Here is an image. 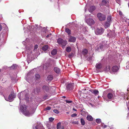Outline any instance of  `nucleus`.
<instances>
[{
    "label": "nucleus",
    "mask_w": 129,
    "mask_h": 129,
    "mask_svg": "<svg viewBox=\"0 0 129 129\" xmlns=\"http://www.w3.org/2000/svg\"><path fill=\"white\" fill-rule=\"evenodd\" d=\"M54 71L57 73H59L60 71V69L56 67H55L54 68Z\"/></svg>",
    "instance_id": "nucleus-24"
},
{
    "label": "nucleus",
    "mask_w": 129,
    "mask_h": 129,
    "mask_svg": "<svg viewBox=\"0 0 129 129\" xmlns=\"http://www.w3.org/2000/svg\"><path fill=\"white\" fill-rule=\"evenodd\" d=\"M95 67L97 69H100L102 67V64L99 63H97L95 66Z\"/></svg>",
    "instance_id": "nucleus-23"
},
{
    "label": "nucleus",
    "mask_w": 129,
    "mask_h": 129,
    "mask_svg": "<svg viewBox=\"0 0 129 129\" xmlns=\"http://www.w3.org/2000/svg\"><path fill=\"white\" fill-rule=\"evenodd\" d=\"M54 118L52 117H50L49 119V121L51 122L52 121L54 120Z\"/></svg>",
    "instance_id": "nucleus-39"
},
{
    "label": "nucleus",
    "mask_w": 129,
    "mask_h": 129,
    "mask_svg": "<svg viewBox=\"0 0 129 129\" xmlns=\"http://www.w3.org/2000/svg\"><path fill=\"white\" fill-rule=\"evenodd\" d=\"M49 37V35H47V36H46V37L47 38H48V37Z\"/></svg>",
    "instance_id": "nucleus-51"
},
{
    "label": "nucleus",
    "mask_w": 129,
    "mask_h": 129,
    "mask_svg": "<svg viewBox=\"0 0 129 129\" xmlns=\"http://www.w3.org/2000/svg\"><path fill=\"white\" fill-rule=\"evenodd\" d=\"M111 23L109 22L106 21L105 22L104 24V26L105 28H107L109 27L110 26Z\"/></svg>",
    "instance_id": "nucleus-18"
},
{
    "label": "nucleus",
    "mask_w": 129,
    "mask_h": 129,
    "mask_svg": "<svg viewBox=\"0 0 129 129\" xmlns=\"http://www.w3.org/2000/svg\"><path fill=\"white\" fill-rule=\"evenodd\" d=\"M57 42L59 44L62 46V48H63L67 44V42L65 40H64L61 38L58 39L57 41Z\"/></svg>",
    "instance_id": "nucleus-2"
},
{
    "label": "nucleus",
    "mask_w": 129,
    "mask_h": 129,
    "mask_svg": "<svg viewBox=\"0 0 129 129\" xmlns=\"http://www.w3.org/2000/svg\"><path fill=\"white\" fill-rule=\"evenodd\" d=\"M99 98V96H98V98Z\"/></svg>",
    "instance_id": "nucleus-61"
},
{
    "label": "nucleus",
    "mask_w": 129,
    "mask_h": 129,
    "mask_svg": "<svg viewBox=\"0 0 129 129\" xmlns=\"http://www.w3.org/2000/svg\"><path fill=\"white\" fill-rule=\"evenodd\" d=\"M65 31L69 34H70L71 33L70 30L68 28H66L65 29Z\"/></svg>",
    "instance_id": "nucleus-36"
},
{
    "label": "nucleus",
    "mask_w": 129,
    "mask_h": 129,
    "mask_svg": "<svg viewBox=\"0 0 129 129\" xmlns=\"http://www.w3.org/2000/svg\"><path fill=\"white\" fill-rule=\"evenodd\" d=\"M110 70V67L109 66H108L105 67L104 69V71L105 72H107L109 71Z\"/></svg>",
    "instance_id": "nucleus-22"
},
{
    "label": "nucleus",
    "mask_w": 129,
    "mask_h": 129,
    "mask_svg": "<svg viewBox=\"0 0 129 129\" xmlns=\"http://www.w3.org/2000/svg\"><path fill=\"white\" fill-rule=\"evenodd\" d=\"M48 48V46L47 45H45L43 46L42 47V49L44 51H46Z\"/></svg>",
    "instance_id": "nucleus-29"
},
{
    "label": "nucleus",
    "mask_w": 129,
    "mask_h": 129,
    "mask_svg": "<svg viewBox=\"0 0 129 129\" xmlns=\"http://www.w3.org/2000/svg\"><path fill=\"white\" fill-rule=\"evenodd\" d=\"M72 123H74L75 124H77V122H76V121H73L72 122Z\"/></svg>",
    "instance_id": "nucleus-46"
},
{
    "label": "nucleus",
    "mask_w": 129,
    "mask_h": 129,
    "mask_svg": "<svg viewBox=\"0 0 129 129\" xmlns=\"http://www.w3.org/2000/svg\"><path fill=\"white\" fill-rule=\"evenodd\" d=\"M48 129H50V128H48Z\"/></svg>",
    "instance_id": "nucleus-64"
},
{
    "label": "nucleus",
    "mask_w": 129,
    "mask_h": 129,
    "mask_svg": "<svg viewBox=\"0 0 129 129\" xmlns=\"http://www.w3.org/2000/svg\"><path fill=\"white\" fill-rule=\"evenodd\" d=\"M16 67V65L15 64H13L10 67V68L11 69H14Z\"/></svg>",
    "instance_id": "nucleus-37"
},
{
    "label": "nucleus",
    "mask_w": 129,
    "mask_h": 129,
    "mask_svg": "<svg viewBox=\"0 0 129 129\" xmlns=\"http://www.w3.org/2000/svg\"><path fill=\"white\" fill-rule=\"evenodd\" d=\"M43 89L47 91L49 89L48 87L46 86H44L43 87Z\"/></svg>",
    "instance_id": "nucleus-34"
},
{
    "label": "nucleus",
    "mask_w": 129,
    "mask_h": 129,
    "mask_svg": "<svg viewBox=\"0 0 129 129\" xmlns=\"http://www.w3.org/2000/svg\"><path fill=\"white\" fill-rule=\"evenodd\" d=\"M118 67L117 66H115L112 67V70L114 72H116L118 71Z\"/></svg>",
    "instance_id": "nucleus-20"
},
{
    "label": "nucleus",
    "mask_w": 129,
    "mask_h": 129,
    "mask_svg": "<svg viewBox=\"0 0 129 129\" xmlns=\"http://www.w3.org/2000/svg\"><path fill=\"white\" fill-rule=\"evenodd\" d=\"M96 121L98 123H100L101 122V120L100 119H97L96 120Z\"/></svg>",
    "instance_id": "nucleus-38"
},
{
    "label": "nucleus",
    "mask_w": 129,
    "mask_h": 129,
    "mask_svg": "<svg viewBox=\"0 0 129 129\" xmlns=\"http://www.w3.org/2000/svg\"><path fill=\"white\" fill-rule=\"evenodd\" d=\"M2 17V15H0V18H1V17Z\"/></svg>",
    "instance_id": "nucleus-56"
},
{
    "label": "nucleus",
    "mask_w": 129,
    "mask_h": 129,
    "mask_svg": "<svg viewBox=\"0 0 129 129\" xmlns=\"http://www.w3.org/2000/svg\"><path fill=\"white\" fill-rule=\"evenodd\" d=\"M116 2L117 3H118L120 1V0H116Z\"/></svg>",
    "instance_id": "nucleus-48"
},
{
    "label": "nucleus",
    "mask_w": 129,
    "mask_h": 129,
    "mask_svg": "<svg viewBox=\"0 0 129 129\" xmlns=\"http://www.w3.org/2000/svg\"><path fill=\"white\" fill-rule=\"evenodd\" d=\"M2 29V27L1 25L0 24V31H1Z\"/></svg>",
    "instance_id": "nucleus-47"
},
{
    "label": "nucleus",
    "mask_w": 129,
    "mask_h": 129,
    "mask_svg": "<svg viewBox=\"0 0 129 129\" xmlns=\"http://www.w3.org/2000/svg\"><path fill=\"white\" fill-rule=\"evenodd\" d=\"M107 126L105 125H104L103 126V127L104 128H106Z\"/></svg>",
    "instance_id": "nucleus-49"
},
{
    "label": "nucleus",
    "mask_w": 129,
    "mask_h": 129,
    "mask_svg": "<svg viewBox=\"0 0 129 129\" xmlns=\"http://www.w3.org/2000/svg\"><path fill=\"white\" fill-rule=\"evenodd\" d=\"M53 112L56 114H58L59 113V111L57 110L56 109L54 110Z\"/></svg>",
    "instance_id": "nucleus-40"
},
{
    "label": "nucleus",
    "mask_w": 129,
    "mask_h": 129,
    "mask_svg": "<svg viewBox=\"0 0 129 129\" xmlns=\"http://www.w3.org/2000/svg\"><path fill=\"white\" fill-rule=\"evenodd\" d=\"M104 29L101 28H97L95 29V33L97 35L102 34L104 32Z\"/></svg>",
    "instance_id": "nucleus-3"
},
{
    "label": "nucleus",
    "mask_w": 129,
    "mask_h": 129,
    "mask_svg": "<svg viewBox=\"0 0 129 129\" xmlns=\"http://www.w3.org/2000/svg\"><path fill=\"white\" fill-rule=\"evenodd\" d=\"M27 91V90H24V91L21 92L18 94V96L20 100V103H21V99L23 95V94H25V92Z\"/></svg>",
    "instance_id": "nucleus-12"
},
{
    "label": "nucleus",
    "mask_w": 129,
    "mask_h": 129,
    "mask_svg": "<svg viewBox=\"0 0 129 129\" xmlns=\"http://www.w3.org/2000/svg\"><path fill=\"white\" fill-rule=\"evenodd\" d=\"M26 106L24 105H21L19 109L20 111L24 115L27 116H30L34 113L35 112L34 110H33L31 112L27 111Z\"/></svg>",
    "instance_id": "nucleus-1"
},
{
    "label": "nucleus",
    "mask_w": 129,
    "mask_h": 129,
    "mask_svg": "<svg viewBox=\"0 0 129 129\" xmlns=\"http://www.w3.org/2000/svg\"><path fill=\"white\" fill-rule=\"evenodd\" d=\"M53 76L51 75H49L47 77V80L48 81H51L53 79Z\"/></svg>",
    "instance_id": "nucleus-28"
},
{
    "label": "nucleus",
    "mask_w": 129,
    "mask_h": 129,
    "mask_svg": "<svg viewBox=\"0 0 129 129\" xmlns=\"http://www.w3.org/2000/svg\"><path fill=\"white\" fill-rule=\"evenodd\" d=\"M97 16L100 21H104L106 19L105 15H104L100 13H99L98 14Z\"/></svg>",
    "instance_id": "nucleus-5"
},
{
    "label": "nucleus",
    "mask_w": 129,
    "mask_h": 129,
    "mask_svg": "<svg viewBox=\"0 0 129 129\" xmlns=\"http://www.w3.org/2000/svg\"><path fill=\"white\" fill-rule=\"evenodd\" d=\"M61 123L59 122L57 124V129H63L64 126H63L61 125Z\"/></svg>",
    "instance_id": "nucleus-15"
},
{
    "label": "nucleus",
    "mask_w": 129,
    "mask_h": 129,
    "mask_svg": "<svg viewBox=\"0 0 129 129\" xmlns=\"http://www.w3.org/2000/svg\"><path fill=\"white\" fill-rule=\"evenodd\" d=\"M107 99H106V100L107 101Z\"/></svg>",
    "instance_id": "nucleus-62"
},
{
    "label": "nucleus",
    "mask_w": 129,
    "mask_h": 129,
    "mask_svg": "<svg viewBox=\"0 0 129 129\" xmlns=\"http://www.w3.org/2000/svg\"><path fill=\"white\" fill-rule=\"evenodd\" d=\"M66 88L68 90H71L73 88V84L71 83L68 84Z\"/></svg>",
    "instance_id": "nucleus-16"
},
{
    "label": "nucleus",
    "mask_w": 129,
    "mask_h": 129,
    "mask_svg": "<svg viewBox=\"0 0 129 129\" xmlns=\"http://www.w3.org/2000/svg\"><path fill=\"white\" fill-rule=\"evenodd\" d=\"M73 110H74V111H76V109L74 108L73 109Z\"/></svg>",
    "instance_id": "nucleus-52"
},
{
    "label": "nucleus",
    "mask_w": 129,
    "mask_h": 129,
    "mask_svg": "<svg viewBox=\"0 0 129 129\" xmlns=\"http://www.w3.org/2000/svg\"><path fill=\"white\" fill-rule=\"evenodd\" d=\"M4 24V25H5V26H6V25L5 24Z\"/></svg>",
    "instance_id": "nucleus-60"
},
{
    "label": "nucleus",
    "mask_w": 129,
    "mask_h": 129,
    "mask_svg": "<svg viewBox=\"0 0 129 129\" xmlns=\"http://www.w3.org/2000/svg\"><path fill=\"white\" fill-rule=\"evenodd\" d=\"M80 121L81 122V124L83 125H84L85 124V122L84 119L83 118H81L80 119Z\"/></svg>",
    "instance_id": "nucleus-31"
},
{
    "label": "nucleus",
    "mask_w": 129,
    "mask_h": 129,
    "mask_svg": "<svg viewBox=\"0 0 129 129\" xmlns=\"http://www.w3.org/2000/svg\"><path fill=\"white\" fill-rule=\"evenodd\" d=\"M87 119L88 121H92L93 120L92 117L90 115H88L87 117Z\"/></svg>",
    "instance_id": "nucleus-25"
},
{
    "label": "nucleus",
    "mask_w": 129,
    "mask_h": 129,
    "mask_svg": "<svg viewBox=\"0 0 129 129\" xmlns=\"http://www.w3.org/2000/svg\"><path fill=\"white\" fill-rule=\"evenodd\" d=\"M33 129H44L43 126L41 123H38L34 125L33 127Z\"/></svg>",
    "instance_id": "nucleus-4"
},
{
    "label": "nucleus",
    "mask_w": 129,
    "mask_h": 129,
    "mask_svg": "<svg viewBox=\"0 0 129 129\" xmlns=\"http://www.w3.org/2000/svg\"><path fill=\"white\" fill-rule=\"evenodd\" d=\"M127 108L129 111V103L128 102L127 103Z\"/></svg>",
    "instance_id": "nucleus-45"
},
{
    "label": "nucleus",
    "mask_w": 129,
    "mask_h": 129,
    "mask_svg": "<svg viewBox=\"0 0 129 129\" xmlns=\"http://www.w3.org/2000/svg\"><path fill=\"white\" fill-rule=\"evenodd\" d=\"M86 22L89 25H91L94 23V21L92 19L89 18L86 20Z\"/></svg>",
    "instance_id": "nucleus-8"
},
{
    "label": "nucleus",
    "mask_w": 129,
    "mask_h": 129,
    "mask_svg": "<svg viewBox=\"0 0 129 129\" xmlns=\"http://www.w3.org/2000/svg\"><path fill=\"white\" fill-rule=\"evenodd\" d=\"M102 5H99L100 6L102 5H104L107 6L108 5L109 0H103L102 1Z\"/></svg>",
    "instance_id": "nucleus-11"
},
{
    "label": "nucleus",
    "mask_w": 129,
    "mask_h": 129,
    "mask_svg": "<svg viewBox=\"0 0 129 129\" xmlns=\"http://www.w3.org/2000/svg\"><path fill=\"white\" fill-rule=\"evenodd\" d=\"M40 89L39 88H36L34 89L32 93V94L34 95L36 94V93H38L40 92Z\"/></svg>",
    "instance_id": "nucleus-21"
},
{
    "label": "nucleus",
    "mask_w": 129,
    "mask_h": 129,
    "mask_svg": "<svg viewBox=\"0 0 129 129\" xmlns=\"http://www.w3.org/2000/svg\"><path fill=\"white\" fill-rule=\"evenodd\" d=\"M108 22H109L111 23V16H108L107 18V21Z\"/></svg>",
    "instance_id": "nucleus-30"
},
{
    "label": "nucleus",
    "mask_w": 129,
    "mask_h": 129,
    "mask_svg": "<svg viewBox=\"0 0 129 129\" xmlns=\"http://www.w3.org/2000/svg\"><path fill=\"white\" fill-rule=\"evenodd\" d=\"M77 114H76V113H74V114H72L71 115V116L72 117H74L76 116H77Z\"/></svg>",
    "instance_id": "nucleus-41"
},
{
    "label": "nucleus",
    "mask_w": 129,
    "mask_h": 129,
    "mask_svg": "<svg viewBox=\"0 0 129 129\" xmlns=\"http://www.w3.org/2000/svg\"><path fill=\"white\" fill-rule=\"evenodd\" d=\"M23 43V44H24L25 45V42H24V41H23L22 42Z\"/></svg>",
    "instance_id": "nucleus-55"
},
{
    "label": "nucleus",
    "mask_w": 129,
    "mask_h": 129,
    "mask_svg": "<svg viewBox=\"0 0 129 129\" xmlns=\"http://www.w3.org/2000/svg\"><path fill=\"white\" fill-rule=\"evenodd\" d=\"M71 50V47L70 46L68 47L66 49V51L68 52H70Z\"/></svg>",
    "instance_id": "nucleus-33"
},
{
    "label": "nucleus",
    "mask_w": 129,
    "mask_h": 129,
    "mask_svg": "<svg viewBox=\"0 0 129 129\" xmlns=\"http://www.w3.org/2000/svg\"><path fill=\"white\" fill-rule=\"evenodd\" d=\"M63 97L64 98H66V97L65 96H63Z\"/></svg>",
    "instance_id": "nucleus-57"
},
{
    "label": "nucleus",
    "mask_w": 129,
    "mask_h": 129,
    "mask_svg": "<svg viewBox=\"0 0 129 129\" xmlns=\"http://www.w3.org/2000/svg\"><path fill=\"white\" fill-rule=\"evenodd\" d=\"M76 40V38L75 37H73L71 36L68 40V42H75Z\"/></svg>",
    "instance_id": "nucleus-13"
},
{
    "label": "nucleus",
    "mask_w": 129,
    "mask_h": 129,
    "mask_svg": "<svg viewBox=\"0 0 129 129\" xmlns=\"http://www.w3.org/2000/svg\"><path fill=\"white\" fill-rule=\"evenodd\" d=\"M30 62H31V61L27 60V62L28 63H29Z\"/></svg>",
    "instance_id": "nucleus-50"
},
{
    "label": "nucleus",
    "mask_w": 129,
    "mask_h": 129,
    "mask_svg": "<svg viewBox=\"0 0 129 129\" xmlns=\"http://www.w3.org/2000/svg\"><path fill=\"white\" fill-rule=\"evenodd\" d=\"M29 73H28V74L27 75V76L25 78L26 80L29 83H31V79L29 78V79H28V75H29Z\"/></svg>",
    "instance_id": "nucleus-26"
},
{
    "label": "nucleus",
    "mask_w": 129,
    "mask_h": 129,
    "mask_svg": "<svg viewBox=\"0 0 129 129\" xmlns=\"http://www.w3.org/2000/svg\"><path fill=\"white\" fill-rule=\"evenodd\" d=\"M95 9V6H91L88 9V11L90 13L92 12Z\"/></svg>",
    "instance_id": "nucleus-19"
},
{
    "label": "nucleus",
    "mask_w": 129,
    "mask_h": 129,
    "mask_svg": "<svg viewBox=\"0 0 129 129\" xmlns=\"http://www.w3.org/2000/svg\"><path fill=\"white\" fill-rule=\"evenodd\" d=\"M86 11V9L85 8V12Z\"/></svg>",
    "instance_id": "nucleus-58"
},
{
    "label": "nucleus",
    "mask_w": 129,
    "mask_h": 129,
    "mask_svg": "<svg viewBox=\"0 0 129 129\" xmlns=\"http://www.w3.org/2000/svg\"><path fill=\"white\" fill-rule=\"evenodd\" d=\"M81 115H83L84 116V115H83V113L82 112V111L81 112Z\"/></svg>",
    "instance_id": "nucleus-54"
},
{
    "label": "nucleus",
    "mask_w": 129,
    "mask_h": 129,
    "mask_svg": "<svg viewBox=\"0 0 129 129\" xmlns=\"http://www.w3.org/2000/svg\"><path fill=\"white\" fill-rule=\"evenodd\" d=\"M51 109V107H48L46 108V110H49Z\"/></svg>",
    "instance_id": "nucleus-44"
},
{
    "label": "nucleus",
    "mask_w": 129,
    "mask_h": 129,
    "mask_svg": "<svg viewBox=\"0 0 129 129\" xmlns=\"http://www.w3.org/2000/svg\"><path fill=\"white\" fill-rule=\"evenodd\" d=\"M128 25L129 26V22H128Z\"/></svg>",
    "instance_id": "nucleus-63"
},
{
    "label": "nucleus",
    "mask_w": 129,
    "mask_h": 129,
    "mask_svg": "<svg viewBox=\"0 0 129 129\" xmlns=\"http://www.w3.org/2000/svg\"><path fill=\"white\" fill-rule=\"evenodd\" d=\"M30 54H27L28 55H27V56H28V55H29Z\"/></svg>",
    "instance_id": "nucleus-59"
},
{
    "label": "nucleus",
    "mask_w": 129,
    "mask_h": 129,
    "mask_svg": "<svg viewBox=\"0 0 129 129\" xmlns=\"http://www.w3.org/2000/svg\"><path fill=\"white\" fill-rule=\"evenodd\" d=\"M90 91L96 95L99 93V91L96 89H91L90 90Z\"/></svg>",
    "instance_id": "nucleus-17"
},
{
    "label": "nucleus",
    "mask_w": 129,
    "mask_h": 129,
    "mask_svg": "<svg viewBox=\"0 0 129 129\" xmlns=\"http://www.w3.org/2000/svg\"><path fill=\"white\" fill-rule=\"evenodd\" d=\"M66 102L67 103H70L73 102L72 101H68L66 100Z\"/></svg>",
    "instance_id": "nucleus-42"
},
{
    "label": "nucleus",
    "mask_w": 129,
    "mask_h": 129,
    "mask_svg": "<svg viewBox=\"0 0 129 129\" xmlns=\"http://www.w3.org/2000/svg\"><path fill=\"white\" fill-rule=\"evenodd\" d=\"M15 95L14 93H12L9 95L8 99H6L5 97V98L6 100L9 101L10 102H11L13 100V99L15 98Z\"/></svg>",
    "instance_id": "nucleus-6"
},
{
    "label": "nucleus",
    "mask_w": 129,
    "mask_h": 129,
    "mask_svg": "<svg viewBox=\"0 0 129 129\" xmlns=\"http://www.w3.org/2000/svg\"><path fill=\"white\" fill-rule=\"evenodd\" d=\"M35 78L37 80H38L39 79H40V76L39 74H37L35 75Z\"/></svg>",
    "instance_id": "nucleus-35"
},
{
    "label": "nucleus",
    "mask_w": 129,
    "mask_h": 129,
    "mask_svg": "<svg viewBox=\"0 0 129 129\" xmlns=\"http://www.w3.org/2000/svg\"><path fill=\"white\" fill-rule=\"evenodd\" d=\"M119 14L120 15H121V14H122V13L121 12H120L119 13Z\"/></svg>",
    "instance_id": "nucleus-53"
},
{
    "label": "nucleus",
    "mask_w": 129,
    "mask_h": 129,
    "mask_svg": "<svg viewBox=\"0 0 129 129\" xmlns=\"http://www.w3.org/2000/svg\"><path fill=\"white\" fill-rule=\"evenodd\" d=\"M116 33L113 31H111L108 34V35L110 36V38H113L115 37L116 36Z\"/></svg>",
    "instance_id": "nucleus-14"
},
{
    "label": "nucleus",
    "mask_w": 129,
    "mask_h": 129,
    "mask_svg": "<svg viewBox=\"0 0 129 129\" xmlns=\"http://www.w3.org/2000/svg\"><path fill=\"white\" fill-rule=\"evenodd\" d=\"M107 46V45L106 44L105 45L103 43H102L100 44L99 47L98 48L97 50L99 51L101 50L103 51Z\"/></svg>",
    "instance_id": "nucleus-7"
},
{
    "label": "nucleus",
    "mask_w": 129,
    "mask_h": 129,
    "mask_svg": "<svg viewBox=\"0 0 129 129\" xmlns=\"http://www.w3.org/2000/svg\"><path fill=\"white\" fill-rule=\"evenodd\" d=\"M57 52V50L56 49H54L51 52V54L53 55H54L56 54Z\"/></svg>",
    "instance_id": "nucleus-27"
},
{
    "label": "nucleus",
    "mask_w": 129,
    "mask_h": 129,
    "mask_svg": "<svg viewBox=\"0 0 129 129\" xmlns=\"http://www.w3.org/2000/svg\"><path fill=\"white\" fill-rule=\"evenodd\" d=\"M38 45H36L34 46V50H35L36 49H37L38 48Z\"/></svg>",
    "instance_id": "nucleus-43"
},
{
    "label": "nucleus",
    "mask_w": 129,
    "mask_h": 129,
    "mask_svg": "<svg viewBox=\"0 0 129 129\" xmlns=\"http://www.w3.org/2000/svg\"><path fill=\"white\" fill-rule=\"evenodd\" d=\"M88 51L87 50L85 49H84L83 50L82 53L84 55H86L87 54Z\"/></svg>",
    "instance_id": "nucleus-32"
},
{
    "label": "nucleus",
    "mask_w": 129,
    "mask_h": 129,
    "mask_svg": "<svg viewBox=\"0 0 129 129\" xmlns=\"http://www.w3.org/2000/svg\"><path fill=\"white\" fill-rule=\"evenodd\" d=\"M32 46H31L30 48H29L28 46H27L26 47V50L25 51V52L26 54H30L32 52Z\"/></svg>",
    "instance_id": "nucleus-9"
},
{
    "label": "nucleus",
    "mask_w": 129,
    "mask_h": 129,
    "mask_svg": "<svg viewBox=\"0 0 129 129\" xmlns=\"http://www.w3.org/2000/svg\"><path fill=\"white\" fill-rule=\"evenodd\" d=\"M107 97L109 99H113L115 97V95L114 94L109 93L107 95Z\"/></svg>",
    "instance_id": "nucleus-10"
}]
</instances>
